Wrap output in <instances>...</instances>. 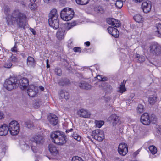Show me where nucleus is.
I'll return each mask as SVG.
<instances>
[{
    "instance_id": "obj_12",
    "label": "nucleus",
    "mask_w": 161,
    "mask_h": 161,
    "mask_svg": "<svg viewBox=\"0 0 161 161\" xmlns=\"http://www.w3.org/2000/svg\"><path fill=\"white\" fill-rule=\"evenodd\" d=\"M151 2L149 1L143 2L142 5L143 11L146 13L149 12L151 10Z\"/></svg>"
},
{
    "instance_id": "obj_18",
    "label": "nucleus",
    "mask_w": 161,
    "mask_h": 161,
    "mask_svg": "<svg viewBox=\"0 0 161 161\" xmlns=\"http://www.w3.org/2000/svg\"><path fill=\"white\" fill-rule=\"evenodd\" d=\"M109 33L115 38H117L119 36V32L115 28L109 27L107 28Z\"/></svg>"
},
{
    "instance_id": "obj_57",
    "label": "nucleus",
    "mask_w": 161,
    "mask_h": 161,
    "mask_svg": "<svg viewBox=\"0 0 161 161\" xmlns=\"http://www.w3.org/2000/svg\"><path fill=\"white\" fill-rule=\"evenodd\" d=\"M8 148V147L4 145V146H3L2 147V150L4 151L5 150H7Z\"/></svg>"
},
{
    "instance_id": "obj_41",
    "label": "nucleus",
    "mask_w": 161,
    "mask_h": 161,
    "mask_svg": "<svg viewBox=\"0 0 161 161\" xmlns=\"http://www.w3.org/2000/svg\"><path fill=\"white\" fill-rule=\"evenodd\" d=\"M55 73L57 75L60 76L62 74V70L60 68L58 67H56L55 69Z\"/></svg>"
},
{
    "instance_id": "obj_59",
    "label": "nucleus",
    "mask_w": 161,
    "mask_h": 161,
    "mask_svg": "<svg viewBox=\"0 0 161 161\" xmlns=\"http://www.w3.org/2000/svg\"><path fill=\"white\" fill-rule=\"evenodd\" d=\"M31 148L32 151H34V150H36V147L35 146H31Z\"/></svg>"
},
{
    "instance_id": "obj_25",
    "label": "nucleus",
    "mask_w": 161,
    "mask_h": 161,
    "mask_svg": "<svg viewBox=\"0 0 161 161\" xmlns=\"http://www.w3.org/2000/svg\"><path fill=\"white\" fill-rule=\"evenodd\" d=\"M36 63L34 58L31 56H29L27 58V64L30 67H34Z\"/></svg>"
},
{
    "instance_id": "obj_31",
    "label": "nucleus",
    "mask_w": 161,
    "mask_h": 161,
    "mask_svg": "<svg viewBox=\"0 0 161 161\" xmlns=\"http://www.w3.org/2000/svg\"><path fill=\"white\" fill-rule=\"evenodd\" d=\"M156 31H155L156 35L158 37L161 36V23L158 24L156 27Z\"/></svg>"
},
{
    "instance_id": "obj_6",
    "label": "nucleus",
    "mask_w": 161,
    "mask_h": 161,
    "mask_svg": "<svg viewBox=\"0 0 161 161\" xmlns=\"http://www.w3.org/2000/svg\"><path fill=\"white\" fill-rule=\"evenodd\" d=\"M150 53L155 56H158L161 54V47L157 43H152L150 47Z\"/></svg>"
},
{
    "instance_id": "obj_24",
    "label": "nucleus",
    "mask_w": 161,
    "mask_h": 161,
    "mask_svg": "<svg viewBox=\"0 0 161 161\" xmlns=\"http://www.w3.org/2000/svg\"><path fill=\"white\" fill-rule=\"evenodd\" d=\"M58 16V15L57 13V10L55 9H53L49 14V19H57Z\"/></svg>"
},
{
    "instance_id": "obj_1",
    "label": "nucleus",
    "mask_w": 161,
    "mask_h": 161,
    "mask_svg": "<svg viewBox=\"0 0 161 161\" xmlns=\"http://www.w3.org/2000/svg\"><path fill=\"white\" fill-rule=\"evenodd\" d=\"M26 16L23 13H21L19 10L14 11L11 16H8L7 21L8 23L13 21L16 23L18 28H24L26 26L25 19Z\"/></svg>"
},
{
    "instance_id": "obj_9",
    "label": "nucleus",
    "mask_w": 161,
    "mask_h": 161,
    "mask_svg": "<svg viewBox=\"0 0 161 161\" xmlns=\"http://www.w3.org/2000/svg\"><path fill=\"white\" fill-rule=\"evenodd\" d=\"M31 141L35 142L37 144H42L44 142V139L43 136L38 134L34 136L31 138Z\"/></svg>"
},
{
    "instance_id": "obj_64",
    "label": "nucleus",
    "mask_w": 161,
    "mask_h": 161,
    "mask_svg": "<svg viewBox=\"0 0 161 161\" xmlns=\"http://www.w3.org/2000/svg\"><path fill=\"white\" fill-rule=\"evenodd\" d=\"M39 88L42 91H43L44 89V87L42 86H40Z\"/></svg>"
},
{
    "instance_id": "obj_43",
    "label": "nucleus",
    "mask_w": 161,
    "mask_h": 161,
    "mask_svg": "<svg viewBox=\"0 0 161 161\" xmlns=\"http://www.w3.org/2000/svg\"><path fill=\"white\" fill-rule=\"evenodd\" d=\"M48 148L49 151H58L55 146L53 144H49L48 146Z\"/></svg>"
},
{
    "instance_id": "obj_61",
    "label": "nucleus",
    "mask_w": 161,
    "mask_h": 161,
    "mask_svg": "<svg viewBox=\"0 0 161 161\" xmlns=\"http://www.w3.org/2000/svg\"><path fill=\"white\" fill-rule=\"evenodd\" d=\"M85 44L87 47L89 46L90 45V43L89 42L87 41L85 42Z\"/></svg>"
},
{
    "instance_id": "obj_34",
    "label": "nucleus",
    "mask_w": 161,
    "mask_h": 161,
    "mask_svg": "<svg viewBox=\"0 0 161 161\" xmlns=\"http://www.w3.org/2000/svg\"><path fill=\"white\" fill-rule=\"evenodd\" d=\"M144 107L143 105L141 104H139L138 105L136 108L137 113L138 114L142 113L144 111Z\"/></svg>"
},
{
    "instance_id": "obj_27",
    "label": "nucleus",
    "mask_w": 161,
    "mask_h": 161,
    "mask_svg": "<svg viewBox=\"0 0 161 161\" xmlns=\"http://www.w3.org/2000/svg\"><path fill=\"white\" fill-rule=\"evenodd\" d=\"M118 151H128L127 145L125 143L120 144L118 147Z\"/></svg>"
},
{
    "instance_id": "obj_50",
    "label": "nucleus",
    "mask_w": 161,
    "mask_h": 161,
    "mask_svg": "<svg viewBox=\"0 0 161 161\" xmlns=\"http://www.w3.org/2000/svg\"><path fill=\"white\" fill-rule=\"evenodd\" d=\"M148 149L149 151H157V148L154 145H151L150 146Z\"/></svg>"
},
{
    "instance_id": "obj_13",
    "label": "nucleus",
    "mask_w": 161,
    "mask_h": 161,
    "mask_svg": "<svg viewBox=\"0 0 161 161\" xmlns=\"http://www.w3.org/2000/svg\"><path fill=\"white\" fill-rule=\"evenodd\" d=\"M46 156L49 159H57L59 158L60 156L58 152H47Z\"/></svg>"
},
{
    "instance_id": "obj_35",
    "label": "nucleus",
    "mask_w": 161,
    "mask_h": 161,
    "mask_svg": "<svg viewBox=\"0 0 161 161\" xmlns=\"http://www.w3.org/2000/svg\"><path fill=\"white\" fill-rule=\"evenodd\" d=\"M135 58L137 59L138 61L140 63L144 62L145 60V58L144 56L138 54H137L136 55Z\"/></svg>"
},
{
    "instance_id": "obj_17",
    "label": "nucleus",
    "mask_w": 161,
    "mask_h": 161,
    "mask_svg": "<svg viewBox=\"0 0 161 161\" xmlns=\"http://www.w3.org/2000/svg\"><path fill=\"white\" fill-rule=\"evenodd\" d=\"M78 86L80 89L86 90H90L92 87L91 86L88 82L83 80L79 83Z\"/></svg>"
},
{
    "instance_id": "obj_3",
    "label": "nucleus",
    "mask_w": 161,
    "mask_h": 161,
    "mask_svg": "<svg viewBox=\"0 0 161 161\" xmlns=\"http://www.w3.org/2000/svg\"><path fill=\"white\" fill-rule=\"evenodd\" d=\"M19 86L18 81L17 78L15 77L7 79L3 84L4 87L9 91L16 88Z\"/></svg>"
},
{
    "instance_id": "obj_26",
    "label": "nucleus",
    "mask_w": 161,
    "mask_h": 161,
    "mask_svg": "<svg viewBox=\"0 0 161 161\" xmlns=\"http://www.w3.org/2000/svg\"><path fill=\"white\" fill-rule=\"evenodd\" d=\"M100 86L102 87L103 90L108 92H110L112 89V86L107 83H102Z\"/></svg>"
},
{
    "instance_id": "obj_62",
    "label": "nucleus",
    "mask_w": 161,
    "mask_h": 161,
    "mask_svg": "<svg viewBox=\"0 0 161 161\" xmlns=\"http://www.w3.org/2000/svg\"><path fill=\"white\" fill-rule=\"evenodd\" d=\"M4 118V114L1 112V119Z\"/></svg>"
},
{
    "instance_id": "obj_4",
    "label": "nucleus",
    "mask_w": 161,
    "mask_h": 161,
    "mask_svg": "<svg viewBox=\"0 0 161 161\" xmlns=\"http://www.w3.org/2000/svg\"><path fill=\"white\" fill-rule=\"evenodd\" d=\"M74 14V12L72 9L65 8L61 11L60 16L63 20L68 21L72 19Z\"/></svg>"
},
{
    "instance_id": "obj_29",
    "label": "nucleus",
    "mask_w": 161,
    "mask_h": 161,
    "mask_svg": "<svg viewBox=\"0 0 161 161\" xmlns=\"http://www.w3.org/2000/svg\"><path fill=\"white\" fill-rule=\"evenodd\" d=\"M69 81L68 79L66 78H63L61 79L59 81V85L64 86L69 84Z\"/></svg>"
},
{
    "instance_id": "obj_54",
    "label": "nucleus",
    "mask_w": 161,
    "mask_h": 161,
    "mask_svg": "<svg viewBox=\"0 0 161 161\" xmlns=\"http://www.w3.org/2000/svg\"><path fill=\"white\" fill-rule=\"evenodd\" d=\"M157 152H150L149 156L151 158H153L154 157L153 155L156 154Z\"/></svg>"
},
{
    "instance_id": "obj_23",
    "label": "nucleus",
    "mask_w": 161,
    "mask_h": 161,
    "mask_svg": "<svg viewBox=\"0 0 161 161\" xmlns=\"http://www.w3.org/2000/svg\"><path fill=\"white\" fill-rule=\"evenodd\" d=\"M59 95L60 98H64L66 100L68 99L69 97V92L64 90H61Z\"/></svg>"
},
{
    "instance_id": "obj_8",
    "label": "nucleus",
    "mask_w": 161,
    "mask_h": 161,
    "mask_svg": "<svg viewBox=\"0 0 161 161\" xmlns=\"http://www.w3.org/2000/svg\"><path fill=\"white\" fill-rule=\"evenodd\" d=\"M38 87L34 85H30L27 90L28 95L31 97L35 96L38 92Z\"/></svg>"
},
{
    "instance_id": "obj_55",
    "label": "nucleus",
    "mask_w": 161,
    "mask_h": 161,
    "mask_svg": "<svg viewBox=\"0 0 161 161\" xmlns=\"http://www.w3.org/2000/svg\"><path fill=\"white\" fill-rule=\"evenodd\" d=\"M127 152H118V153L120 155L125 156L127 154Z\"/></svg>"
},
{
    "instance_id": "obj_48",
    "label": "nucleus",
    "mask_w": 161,
    "mask_h": 161,
    "mask_svg": "<svg viewBox=\"0 0 161 161\" xmlns=\"http://www.w3.org/2000/svg\"><path fill=\"white\" fill-rule=\"evenodd\" d=\"M29 7L31 10H35L37 8L36 4L34 3H31V4L29 5Z\"/></svg>"
},
{
    "instance_id": "obj_33",
    "label": "nucleus",
    "mask_w": 161,
    "mask_h": 161,
    "mask_svg": "<svg viewBox=\"0 0 161 161\" xmlns=\"http://www.w3.org/2000/svg\"><path fill=\"white\" fill-rule=\"evenodd\" d=\"M134 19L136 21L139 23H141L143 21L142 16L139 14L135 15Z\"/></svg>"
},
{
    "instance_id": "obj_58",
    "label": "nucleus",
    "mask_w": 161,
    "mask_h": 161,
    "mask_svg": "<svg viewBox=\"0 0 161 161\" xmlns=\"http://www.w3.org/2000/svg\"><path fill=\"white\" fill-rule=\"evenodd\" d=\"M76 75L78 77L80 78H81L82 77V75L79 73H76Z\"/></svg>"
},
{
    "instance_id": "obj_47",
    "label": "nucleus",
    "mask_w": 161,
    "mask_h": 161,
    "mask_svg": "<svg viewBox=\"0 0 161 161\" xmlns=\"http://www.w3.org/2000/svg\"><path fill=\"white\" fill-rule=\"evenodd\" d=\"M72 161H84L83 160L78 156H75L72 158Z\"/></svg>"
},
{
    "instance_id": "obj_46",
    "label": "nucleus",
    "mask_w": 161,
    "mask_h": 161,
    "mask_svg": "<svg viewBox=\"0 0 161 161\" xmlns=\"http://www.w3.org/2000/svg\"><path fill=\"white\" fill-rule=\"evenodd\" d=\"M18 42H15L14 46L11 49V51L13 52H17V43Z\"/></svg>"
},
{
    "instance_id": "obj_15",
    "label": "nucleus",
    "mask_w": 161,
    "mask_h": 161,
    "mask_svg": "<svg viewBox=\"0 0 161 161\" xmlns=\"http://www.w3.org/2000/svg\"><path fill=\"white\" fill-rule=\"evenodd\" d=\"M48 23L49 25L53 29H56L59 26V20L57 19H48Z\"/></svg>"
},
{
    "instance_id": "obj_19",
    "label": "nucleus",
    "mask_w": 161,
    "mask_h": 161,
    "mask_svg": "<svg viewBox=\"0 0 161 161\" xmlns=\"http://www.w3.org/2000/svg\"><path fill=\"white\" fill-rule=\"evenodd\" d=\"M120 21L113 18L108 19L107 20V22L108 24L112 25L114 27H119L121 24L119 23Z\"/></svg>"
},
{
    "instance_id": "obj_32",
    "label": "nucleus",
    "mask_w": 161,
    "mask_h": 161,
    "mask_svg": "<svg viewBox=\"0 0 161 161\" xmlns=\"http://www.w3.org/2000/svg\"><path fill=\"white\" fill-rule=\"evenodd\" d=\"M94 10L97 13L102 14L104 12L103 8L101 5H99L95 7Z\"/></svg>"
},
{
    "instance_id": "obj_53",
    "label": "nucleus",
    "mask_w": 161,
    "mask_h": 161,
    "mask_svg": "<svg viewBox=\"0 0 161 161\" xmlns=\"http://www.w3.org/2000/svg\"><path fill=\"white\" fill-rule=\"evenodd\" d=\"M97 77H100L101 80L103 81H105L107 80V78L106 77H102L101 75H98Z\"/></svg>"
},
{
    "instance_id": "obj_10",
    "label": "nucleus",
    "mask_w": 161,
    "mask_h": 161,
    "mask_svg": "<svg viewBox=\"0 0 161 161\" xmlns=\"http://www.w3.org/2000/svg\"><path fill=\"white\" fill-rule=\"evenodd\" d=\"M119 118L116 114H112L108 119V121L110 122L113 126H115L119 122Z\"/></svg>"
},
{
    "instance_id": "obj_44",
    "label": "nucleus",
    "mask_w": 161,
    "mask_h": 161,
    "mask_svg": "<svg viewBox=\"0 0 161 161\" xmlns=\"http://www.w3.org/2000/svg\"><path fill=\"white\" fill-rule=\"evenodd\" d=\"M72 137L74 139L79 141H80L81 139V136L80 135L75 133H74L72 135Z\"/></svg>"
},
{
    "instance_id": "obj_37",
    "label": "nucleus",
    "mask_w": 161,
    "mask_h": 161,
    "mask_svg": "<svg viewBox=\"0 0 161 161\" xmlns=\"http://www.w3.org/2000/svg\"><path fill=\"white\" fill-rule=\"evenodd\" d=\"M89 0H76V3L81 5H86L89 3Z\"/></svg>"
},
{
    "instance_id": "obj_36",
    "label": "nucleus",
    "mask_w": 161,
    "mask_h": 161,
    "mask_svg": "<svg viewBox=\"0 0 161 161\" xmlns=\"http://www.w3.org/2000/svg\"><path fill=\"white\" fill-rule=\"evenodd\" d=\"M149 119L150 120V123L154 124L156 122L157 118L156 115L154 114H152L149 115Z\"/></svg>"
},
{
    "instance_id": "obj_45",
    "label": "nucleus",
    "mask_w": 161,
    "mask_h": 161,
    "mask_svg": "<svg viewBox=\"0 0 161 161\" xmlns=\"http://www.w3.org/2000/svg\"><path fill=\"white\" fill-rule=\"evenodd\" d=\"M10 58L11 61L13 63H17L19 61L18 58L14 56H12Z\"/></svg>"
},
{
    "instance_id": "obj_21",
    "label": "nucleus",
    "mask_w": 161,
    "mask_h": 161,
    "mask_svg": "<svg viewBox=\"0 0 161 161\" xmlns=\"http://www.w3.org/2000/svg\"><path fill=\"white\" fill-rule=\"evenodd\" d=\"M9 130L8 125L6 124H4L1 126V136H4L6 135Z\"/></svg>"
},
{
    "instance_id": "obj_42",
    "label": "nucleus",
    "mask_w": 161,
    "mask_h": 161,
    "mask_svg": "<svg viewBox=\"0 0 161 161\" xmlns=\"http://www.w3.org/2000/svg\"><path fill=\"white\" fill-rule=\"evenodd\" d=\"M95 123L96 126L100 128L104 124V122L103 121H96Z\"/></svg>"
},
{
    "instance_id": "obj_2",
    "label": "nucleus",
    "mask_w": 161,
    "mask_h": 161,
    "mask_svg": "<svg viewBox=\"0 0 161 161\" xmlns=\"http://www.w3.org/2000/svg\"><path fill=\"white\" fill-rule=\"evenodd\" d=\"M52 141L59 145H62L66 142L64 133L59 131L52 132L50 135Z\"/></svg>"
},
{
    "instance_id": "obj_56",
    "label": "nucleus",
    "mask_w": 161,
    "mask_h": 161,
    "mask_svg": "<svg viewBox=\"0 0 161 161\" xmlns=\"http://www.w3.org/2000/svg\"><path fill=\"white\" fill-rule=\"evenodd\" d=\"M56 0H43L45 3H48L52 2H54Z\"/></svg>"
},
{
    "instance_id": "obj_11",
    "label": "nucleus",
    "mask_w": 161,
    "mask_h": 161,
    "mask_svg": "<svg viewBox=\"0 0 161 161\" xmlns=\"http://www.w3.org/2000/svg\"><path fill=\"white\" fill-rule=\"evenodd\" d=\"M149 115L147 113L143 114L141 117V122L145 125H148L150 124Z\"/></svg>"
},
{
    "instance_id": "obj_5",
    "label": "nucleus",
    "mask_w": 161,
    "mask_h": 161,
    "mask_svg": "<svg viewBox=\"0 0 161 161\" xmlns=\"http://www.w3.org/2000/svg\"><path fill=\"white\" fill-rule=\"evenodd\" d=\"M9 132L12 135H17L19 131V125L15 120L11 122L8 127Z\"/></svg>"
},
{
    "instance_id": "obj_63",
    "label": "nucleus",
    "mask_w": 161,
    "mask_h": 161,
    "mask_svg": "<svg viewBox=\"0 0 161 161\" xmlns=\"http://www.w3.org/2000/svg\"><path fill=\"white\" fill-rule=\"evenodd\" d=\"M143 0H133L135 2L137 3L142 2Z\"/></svg>"
},
{
    "instance_id": "obj_14",
    "label": "nucleus",
    "mask_w": 161,
    "mask_h": 161,
    "mask_svg": "<svg viewBox=\"0 0 161 161\" xmlns=\"http://www.w3.org/2000/svg\"><path fill=\"white\" fill-rule=\"evenodd\" d=\"M18 83L20 85V87L21 89H26L29 85V81L27 78L23 77L20 79L18 81Z\"/></svg>"
},
{
    "instance_id": "obj_52",
    "label": "nucleus",
    "mask_w": 161,
    "mask_h": 161,
    "mask_svg": "<svg viewBox=\"0 0 161 161\" xmlns=\"http://www.w3.org/2000/svg\"><path fill=\"white\" fill-rule=\"evenodd\" d=\"M73 50L76 52H80L81 51V48L78 47H75L74 48Z\"/></svg>"
},
{
    "instance_id": "obj_51",
    "label": "nucleus",
    "mask_w": 161,
    "mask_h": 161,
    "mask_svg": "<svg viewBox=\"0 0 161 161\" xmlns=\"http://www.w3.org/2000/svg\"><path fill=\"white\" fill-rule=\"evenodd\" d=\"M10 9L8 7L6 6L4 8V12L6 15H8Z\"/></svg>"
},
{
    "instance_id": "obj_30",
    "label": "nucleus",
    "mask_w": 161,
    "mask_h": 161,
    "mask_svg": "<svg viewBox=\"0 0 161 161\" xmlns=\"http://www.w3.org/2000/svg\"><path fill=\"white\" fill-rule=\"evenodd\" d=\"M124 80L123 81L122 83H121V84L120 85V86L119 87L118 89V92L121 93H123L126 90L125 87L126 81H125L124 83Z\"/></svg>"
},
{
    "instance_id": "obj_49",
    "label": "nucleus",
    "mask_w": 161,
    "mask_h": 161,
    "mask_svg": "<svg viewBox=\"0 0 161 161\" xmlns=\"http://www.w3.org/2000/svg\"><path fill=\"white\" fill-rule=\"evenodd\" d=\"M156 129L157 133L158 134H161V126L158 125H157L156 126Z\"/></svg>"
},
{
    "instance_id": "obj_22",
    "label": "nucleus",
    "mask_w": 161,
    "mask_h": 161,
    "mask_svg": "<svg viewBox=\"0 0 161 161\" xmlns=\"http://www.w3.org/2000/svg\"><path fill=\"white\" fill-rule=\"evenodd\" d=\"M65 31V29L64 28L59 29V31L57 32L56 36L58 40H61L64 39Z\"/></svg>"
},
{
    "instance_id": "obj_60",
    "label": "nucleus",
    "mask_w": 161,
    "mask_h": 161,
    "mask_svg": "<svg viewBox=\"0 0 161 161\" xmlns=\"http://www.w3.org/2000/svg\"><path fill=\"white\" fill-rule=\"evenodd\" d=\"M36 104L37 106V107L40 106V105L41 104V102H36L35 103Z\"/></svg>"
},
{
    "instance_id": "obj_39",
    "label": "nucleus",
    "mask_w": 161,
    "mask_h": 161,
    "mask_svg": "<svg viewBox=\"0 0 161 161\" xmlns=\"http://www.w3.org/2000/svg\"><path fill=\"white\" fill-rule=\"evenodd\" d=\"M25 126L29 129L33 127V124L31 121H28L25 123Z\"/></svg>"
},
{
    "instance_id": "obj_40",
    "label": "nucleus",
    "mask_w": 161,
    "mask_h": 161,
    "mask_svg": "<svg viewBox=\"0 0 161 161\" xmlns=\"http://www.w3.org/2000/svg\"><path fill=\"white\" fill-rule=\"evenodd\" d=\"M123 2L119 1L118 0H116L115 5L116 7L119 8H121L123 6Z\"/></svg>"
},
{
    "instance_id": "obj_20",
    "label": "nucleus",
    "mask_w": 161,
    "mask_h": 161,
    "mask_svg": "<svg viewBox=\"0 0 161 161\" xmlns=\"http://www.w3.org/2000/svg\"><path fill=\"white\" fill-rule=\"evenodd\" d=\"M77 114L80 117L83 118H88L90 115L87 110L83 109H81L78 110Z\"/></svg>"
},
{
    "instance_id": "obj_16",
    "label": "nucleus",
    "mask_w": 161,
    "mask_h": 161,
    "mask_svg": "<svg viewBox=\"0 0 161 161\" xmlns=\"http://www.w3.org/2000/svg\"><path fill=\"white\" fill-rule=\"evenodd\" d=\"M48 119L50 124L53 126L57 125L58 122V117L54 114H50Z\"/></svg>"
},
{
    "instance_id": "obj_28",
    "label": "nucleus",
    "mask_w": 161,
    "mask_h": 161,
    "mask_svg": "<svg viewBox=\"0 0 161 161\" xmlns=\"http://www.w3.org/2000/svg\"><path fill=\"white\" fill-rule=\"evenodd\" d=\"M157 97L156 95H153L150 96L148 99V101L151 105H153L157 102Z\"/></svg>"
},
{
    "instance_id": "obj_38",
    "label": "nucleus",
    "mask_w": 161,
    "mask_h": 161,
    "mask_svg": "<svg viewBox=\"0 0 161 161\" xmlns=\"http://www.w3.org/2000/svg\"><path fill=\"white\" fill-rule=\"evenodd\" d=\"M12 64L11 63L10 60H8L4 64L3 67L6 68H10L12 66Z\"/></svg>"
},
{
    "instance_id": "obj_7",
    "label": "nucleus",
    "mask_w": 161,
    "mask_h": 161,
    "mask_svg": "<svg viewBox=\"0 0 161 161\" xmlns=\"http://www.w3.org/2000/svg\"><path fill=\"white\" fill-rule=\"evenodd\" d=\"M92 136L94 139L99 142L102 141L104 138V134L103 131L99 130H95L93 131Z\"/></svg>"
}]
</instances>
